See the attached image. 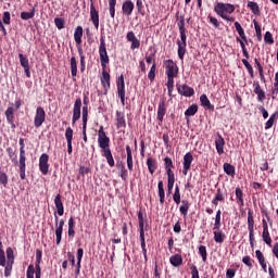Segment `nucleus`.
I'll use <instances>...</instances> for the list:
<instances>
[{
	"instance_id": "1",
	"label": "nucleus",
	"mask_w": 278,
	"mask_h": 278,
	"mask_svg": "<svg viewBox=\"0 0 278 278\" xmlns=\"http://www.w3.org/2000/svg\"><path fill=\"white\" fill-rule=\"evenodd\" d=\"M98 144L101 149L102 156L105 157L109 166L114 168V156L112 155V150L110 149V137L103 130V126H100L98 130Z\"/></svg>"
},
{
	"instance_id": "2",
	"label": "nucleus",
	"mask_w": 278,
	"mask_h": 278,
	"mask_svg": "<svg viewBox=\"0 0 278 278\" xmlns=\"http://www.w3.org/2000/svg\"><path fill=\"white\" fill-rule=\"evenodd\" d=\"M165 73L167 75V90L169 97H173V90L175 89V77H177L179 73V67H177V63L173 60L165 61Z\"/></svg>"
},
{
	"instance_id": "3",
	"label": "nucleus",
	"mask_w": 278,
	"mask_h": 278,
	"mask_svg": "<svg viewBox=\"0 0 278 278\" xmlns=\"http://www.w3.org/2000/svg\"><path fill=\"white\" fill-rule=\"evenodd\" d=\"M177 25L180 34V39L177 40L178 58L180 60H184V56L186 55V47H188V37L186 36V18L184 17V15L179 16Z\"/></svg>"
},
{
	"instance_id": "4",
	"label": "nucleus",
	"mask_w": 278,
	"mask_h": 278,
	"mask_svg": "<svg viewBox=\"0 0 278 278\" xmlns=\"http://www.w3.org/2000/svg\"><path fill=\"white\" fill-rule=\"evenodd\" d=\"M214 12H216V14L220 16V18L227 21L228 23H233V21H236V17L229 15L236 12V7L231 3L218 2L214 7Z\"/></svg>"
},
{
	"instance_id": "5",
	"label": "nucleus",
	"mask_w": 278,
	"mask_h": 278,
	"mask_svg": "<svg viewBox=\"0 0 278 278\" xmlns=\"http://www.w3.org/2000/svg\"><path fill=\"white\" fill-rule=\"evenodd\" d=\"M99 55L102 68H106L110 64V56L108 55V49L105 48V38H100Z\"/></svg>"
},
{
	"instance_id": "6",
	"label": "nucleus",
	"mask_w": 278,
	"mask_h": 278,
	"mask_svg": "<svg viewBox=\"0 0 278 278\" xmlns=\"http://www.w3.org/2000/svg\"><path fill=\"white\" fill-rule=\"evenodd\" d=\"M47 118V113L45 112V109L42 106H38L36 109V114L34 118V125L36 129H39V127H42V123H45Z\"/></svg>"
},
{
	"instance_id": "7",
	"label": "nucleus",
	"mask_w": 278,
	"mask_h": 278,
	"mask_svg": "<svg viewBox=\"0 0 278 278\" xmlns=\"http://www.w3.org/2000/svg\"><path fill=\"white\" fill-rule=\"evenodd\" d=\"M81 118V98H77L74 102L72 124L75 125Z\"/></svg>"
},
{
	"instance_id": "8",
	"label": "nucleus",
	"mask_w": 278,
	"mask_h": 278,
	"mask_svg": "<svg viewBox=\"0 0 278 278\" xmlns=\"http://www.w3.org/2000/svg\"><path fill=\"white\" fill-rule=\"evenodd\" d=\"M193 161H194V156H192V153L187 152V153L184 155V161H182V175H188V172L190 170Z\"/></svg>"
},
{
	"instance_id": "9",
	"label": "nucleus",
	"mask_w": 278,
	"mask_h": 278,
	"mask_svg": "<svg viewBox=\"0 0 278 278\" xmlns=\"http://www.w3.org/2000/svg\"><path fill=\"white\" fill-rule=\"evenodd\" d=\"M117 93L122 105H125V76L121 75L117 79Z\"/></svg>"
},
{
	"instance_id": "10",
	"label": "nucleus",
	"mask_w": 278,
	"mask_h": 278,
	"mask_svg": "<svg viewBox=\"0 0 278 278\" xmlns=\"http://www.w3.org/2000/svg\"><path fill=\"white\" fill-rule=\"evenodd\" d=\"M39 170L42 175L49 173V155L47 153L41 154L39 157Z\"/></svg>"
},
{
	"instance_id": "11",
	"label": "nucleus",
	"mask_w": 278,
	"mask_h": 278,
	"mask_svg": "<svg viewBox=\"0 0 278 278\" xmlns=\"http://www.w3.org/2000/svg\"><path fill=\"white\" fill-rule=\"evenodd\" d=\"M40 278L42 275V269L40 266H35L34 264L28 265L27 270H26V278Z\"/></svg>"
},
{
	"instance_id": "12",
	"label": "nucleus",
	"mask_w": 278,
	"mask_h": 278,
	"mask_svg": "<svg viewBox=\"0 0 278 278\" xmlns=\"http://www.w3.org/2000/svg\"><path fill=\"white\" fill-rule=\"evenodd\" d=\"M90 20L96 29H99V11H97V8H94V2L90 0Z\"/></svg>"
},
{
	"instance_id": "13",
	"label": "nucleus",
	"mask_w": 278,
	"mask_h": 278,
	"mask_svg": "<svg viewBox=\"0 0 278 278\" xmlns=\"http://www.w3.org/2000/svg\"><path fill=\"white\" fill-rule=\"evenodd\" d=\"M178 94L182 97H193L194 96V88L188 85H177Z\"/></svg>"
},
{
	"instance_id": "14",
	"label": "nucleus",
	"mask_w": 278,
	"mask_h": 278,
	"mask_svg": "<svg viewBox=\"0 0 278 278\" xmlns=\"http://www.w3.org/2000/svg\"><path fill=\"white\" fill-rule=\"evenodd\" d=\"M128 42H131L130 49L134 51L136 49H140V41L134 31H128L126 36Z\"/></svg>"
},
{
	"instance_id": "15",
	"label": "nucleus",
	"mask_w": 278,
	"mask_h": 278,
	"mask_svg": "<svg viewBox=\"0 0 278 278\" xmlns=\"http://www.w3.org/2000/svg\"><path fill=\"white\" fill-rule=\"evenodd\" d=\"M215 148L218 155H223V153H225V139L220 134H217V138L215 139Z\"/></svg>"
},
{
	"instance_id": "16",
	"label": "nucleus",
	"mask_w": 278,
	"mask_h": 278,
	"mask_svg": "<svg viewBox=\"0 0 278 278\" xmlns=\"http://www.w3.org/2000/svg\"><path fill=\"white\" fill-rule=\"evenodd\" d=\"M115 121L117 129H125V127H127V123L125 122V113L116 111Z\"/></svg>"
},
{
	"instance_id": "17",
	"label": "nucleus",
	"mask_w": 278,
	"mask_h": 278,
	"mask_svg": "<svg viewBox=\"0 0 278 278\" xmlns=\"http://www.w3.org/2000/svg\"><path fill=\"white\" fill-rule=\"evenodd\" d=\"M65 138L67 140V153L71 155V153H73V128H66Z\"/></svg>"
},
{
	"instance_id": "18",
	"label": "nucleus",
	"mask_w": 278,
	"mask_h": 278,
	"mask_svg": "<svg viewBox=\"0 0 278 278\" xmlns=\"http://www.w3.org/2000/svg\"><path fill=\"white\" fill-rule=\"evenodd\" d=\"M253 87L254 92L257 94V101L262 103L264 99H266V92H264V89L260 86V81H254Z\"/></svg>"
},
{
	"instance_id": "19",
	"label": "nucleus",
	"mask_w": 278,
	"mask_h": 278,
	"mask_svg": "<svg viewBox=\"0 0 278 278\" xmlns=\"http://www.w3.org/2000/svg\"><path fill=\"white\" fill-rule=\"evenodd\" d=\"M248 231L251 238H253V233H255V219L251 211L248 212Z\"/></svg>"
},
{
	"instance_id": "20",
	"label": "nucleus",
	"mask_w": 278,
	"mask_h": 278,
	"mask_svg": "<svg viewBox=\"0 0 278 278\" xmlns=\"http://www.w3.org/2000/svg\"><path fill=\"white\" fill-rule=\"evenodd\" d=\"M122 11L126 16H131L134 12V2L131 0H126L122 5Z\"/></svg>"
},
{
	"instance_id": "21",
	"label": "nucleus",
	"mask_w": 278,
	"mask_h": 278,
	"mask_svg": "<svg viewBox=\"0 0 278 278\" xmlns=\"http://www.w3.org/2000/svg\"><path fill=\"white\" fill-rule=\"evenodd\" d=\"M164 116H166V103L164 102V100H161L157 109V121H160V123H163Z\"/></svg>"
},
{
	"instance_id": "22",
	"label": "nucleus",
	"mask_w": 278,
	"mask_h": 278,
	"mask_svg": "<svg viewBox=\"0 0 278 278\" xmlns=\"http://www.w3.org/2000/svg\"><path fill=\"white\" fill-rule=\"evenodd\" d=\"M54 204H55L58 214L60 216H64V204L62 203V195L61 194L55 195Z\"/></svg>"
},
{
	"instance_id": "23",
	"label": "nucleus",
	"mask_w": 278,
	"mask_h": 278,
	"mask_svg": "<svg viewBox=\"0 0 278 278\" xmlns=\"http://www.w3.org/2000/svg\"><path fill=\"white\" fill-rule=\"evenodd\" d=\"M5 116L9 125H11L12 129H15L16 125L14 124V108L9 106L5 111Z\"/></svg>"
},
{
	"instance_id": "24",
	"label": "nucleus",
	"mask_w": 278,
	"mask_h": 278,
	"mask_svg": "<svg viewBox=\"0 0 278 278\" xmlns=\"http://www.w3.org/2000/svg\"><path fill=\"white\" fill-rule=\"evenodd\" d=\"M169 262L172 266L178 268V266H181V264H184V257H181V254H174L169 257Z\"/></svg>"
},
{
	"instance_id": "25",
	"label": "nucleus",
	"mask_w": 278,
	"mask_h": 278,
	"mask_svg": "<svg viewBox=\"0 0 278 278\" xmlns=\"http://www.w3.org/2000/svg\"><path fill=\"white\" fill-rule=\"evenodd\" d=\"M127 153V168L128 170H134V155L131 154V147L126 146Z\"/></svg>"
},
{
	"instance_id": "26",
	"label": "nucleus",
	"mask_w": 278,
	"mask_h": 278,
	"mask_svg": "<svg viewBox=\"0 0 278 278\" xmlns=\"http://www.w3.org/2000/svg\"><path fill=\"white\" fill-rule=\"evenodd\" d=\"M71 73L73 77V81H77V59L75 56H72L71 60Z\"/></svg>"
},
{
	"instance_id": "27",
	"label": "nucleus",
	"mask_w": 278,
	"mask_h": 278,
	"mask_svg": "<svg viewBox=\"0 0 278 278\" xmlns=\"http://www.w3.org/2000/svg\"><path fill=\"white\" fill-rule=\"evenodd\" d=\"M84 36V28L81 26H77L74 31V40L76 45H81V37Z\"/></svg>"
},
{
	"instance_id": "28",
	"label": "nucleus",
	"mask_w": 278,
	"mask_h": 278,
	"mask_svg": "<svg viewBox=\"0 0 278 278\" xmlns=\"http://www.w3.org/2000/svg\"><path fill=\"white\" fill-rule=\"evenodd\" d=\"M147 166H148L149 173L153 175V173L157 170V161H155L153 157H148Z\"/></svg>"
},
{
	"instance_id": "29",
	"label": "nucleus",
	"mask_w": 278,
	"mask_h": 278,
	"mask_svg": "<svg viewBox=\"0 0 278 278\" xmlns=\"http://www.w3.org/2000/svg\"><path fill=\"white\" fill-rule=\"evenodd\" d=\"M200 102L203 108H206L207 110H214L212 102H210V99L205 93L200 96Z\"/></svg>"
},
{
	"instance_id": "30",
	"label": "nucleus",
	"mask_w": 278,
	"mask_h": 278,
	"mask_svg": "<svg viewBox=\"0 0 278 278\" xmlns=\"http://www.w3.org/2000/svg\"><path fill=\"white\" fill-rule=\"evenodd\" d=\"M235 27L236 30L238 31L240 39L244 40L245 43L249 42V40L247 39V34H244V28H242V25H240L239 22H235Z\"/></svg>"
},
{
	"instance_id": "31",
	"label": "nucleus",
	"mask_w": 278,
	"mask_h": 278,
	"mask_svg": "<svg viewBox=\"0 0 278 278\" xmlns=\"http://www.w3.org/2000/svg\"><path fill=\"white\" fill-rule=\"evenodd\" d=\"M188 210H190V202L188 200H182L181 205L179 207L180 214L186 218L188 216Z\"/></svg>"
},
{
	"instance_id": "32",
	"label": "nucleus",
	"mask_w": 278,
	"mask_h": 278,
	"mask_svg": "<svg viewBox=\"0 0 278 278\" xmlns=\"http://www.w3.org/2000/svg\"><path fill=\"white\" fill-rule=\"evenodd\" d=\"M224 173L226 175H229V177H235L236 176V167L231 165L230 163H224Z\"/></svg>"
},
{
	"instance_id": "33",
	"label": "nucleus",
	"mask_w": 278,
	"mask_h": 278,
	"mask_svg": "<svg viewBox=\"0 0 278 278\" xmlns=\"http://www.w3.org/2000/svg\"><path fill=\"white\" fill-rule=\"evenodd\" d=\"M88 103H90V100L85 96L83 100V121H88Z\"/></svg>"
},
{
	"instance_id": "34",
	"label": "nucleus",
	"mask_w": 278,
	"mask_h": 278,
	"mask_svg": "<svg viewBox=\"0 0 278 278\" xmlns=\"http://www.w3.org/2000/svg\"><path fill=\"white\" fill-rule=\"evenodd\" d=\"M34 16H36V7H33L30 12L21 13L22 21H29V18H34Z\"/></svg>"
},
{
	"instance_id": "35",
	"label": "nucleus",
	"mask_w": 278,
	"mask_h": 278,
	"mask_svg": "<svg viewBox=\"0 0 278 278\" xmlns=\"http://www.w3.org/2000/svg\"><path fill=\"white\" fill-rule=\"evenodd\" d=\"M7 153H8L9 157H10V160H12L13 164L15 166H18L20 161H18V159H16V152H14V149L7 148Z\"/></svg>"
},
{
	"instance_id": "36",
	"label": "nucleus",
	"mask_w": 278,
	"mask_h": 278,
	"mask_svg": "<svg viewBox=\"0 0 278 278\" xmlns=\"http://www.w3.org/2000/svg\"><path fill=\"white\" fill-rule=\"evenodd\" d=\"M277 116H278L277 112L270 115L269 119L265 123L266 130L270 129L273 125H275V123L277 122Z\"/></svg>"
},
{
	"instance_id": "37",
	"label": "nucleus",
	"mask_w": 278,
	"mask_h": 278,
	"mask_svg": "<svg viewBox=\"0 0 278 278\" xmlns=\"http://www.w3.org/2000/svg\"><path fill=\"white\" fill-rule=\"evenodd\" d=\"M248 8H250L251 12L255 14V16H260V5L257 2L249 1Z\"/></svg>"
},
{
	"instance_id": "38",
	"label": "nucleus",
	"mask_w": 278,
	"mask_h": 278,
	"mask_svg": "<svg viewBox=\"0 0 278 278\" xmlns=\"http://www.w3.org/2000/svg\"><path fill=\"white\" fill-rule=\"evenodd\" d=\"M218 201H225V195H223V190L217 189L215 198L212 200L213 205H218Z\"/></svg>"
},
{
	"instance_id": "39",
	"label": "nucleus",
	"mask_w": 278,
	"mask_h": 278,
	"mask_svg": "<svg viewBox=\"0 0 278 278\" xmlns=\"http://www.w3.org/2000/svg\"><path fill=\"white\" fill-rule=\"evenodd\" d=\"M237 42L240 43V47L242 49V53H243L244 58H247V60H249V50H247V41H244L240 37H237Z\"/></svg>"
},
{
	"instance_id": "40",
	"label": "nucleus",
	"mask_w": 278,
	"mask_h": 278,
	"mask_svg": "<svg viewBox=\"0 0 278 278\" xmlns=\"http://www.w3.org/2000/svg\"><path fill=\"white\" fill-rule=\"evenodd\" d=\"M26 161H27V159H20V163L17 164V166H20V177H21V179H25V168H26L25 162Z\"/></svg>"
},
{
	"instance_id": "41",
	"label": "nucleus",
	"mask_w": 278,
	"mask_h": 278,
	"mask_svg": "<svg viewBox=\"0 0 278 278\" xmlns=\"http://www.w3.org/2000/svg\"><path fill=\"white\" fill-rule=\"evenodd\" d=\"M101 84L104 88H110V73H108L106 71L102 72Z\"/></svg>"
},
{
	"instance_id": "42",
	"label": "nucleus",
	"mask_w": 278,
	"mask_h": 278,
	"mask_svg": "<svg viewBox=\"0 0 278 278\" xmlns=\"http://www.w3.org/2000/svg\"><path fill=\"white\" fill-rule=\"evenodd\" d=\"M197 112H199V106L197 104H192L185 111V116H194Z\"/></svg>"
},
{
	"instance_id": "43",
	"label": "nucleus",
	"mask_w": 278,
	"mask_h": 278,
	"mask_svg": "<svg viewBox=\"0 0 278 278\" xmlns=\"http://www.w3.org/2000/svg\"><path fill=\"white\" fill-rule=\"evenodd\" d=\"M214 240L217 244H223L225 242V233L223 231H214Z\"/></svg>"
},
{
	"instance_id": "44",
	"label": "nucleus",
	"mask_w": 278,
	"mask_h": 278,
	"mask_svg": "<svg viewBox=\"0 0 278 278\" xmlns=\"http://www.w3.org/2000/svg\"><path fill=\"white\" fill-rule=\"evenodd\" d=\"M109 12L111 18H114L116 14V0H109Z\"/></svg>"
},
{
	"instance_id": "45",
	"label": "nucleus",
	"mask_w": 278,
	"mask_h": 278,
	"mask_svg": "<svg viewBox=\"0 0 278 278\" xmlns=\"http://www.w3.org/2000/svg\"><path fill=\"white\" fill-rule=\"evenodd\" d=\"M262 238L265 244H267L268 247L273 244V239L270 238V232L268 230H263Z\"/></svg>"
},
{
	"instance_id": "46",
	"label": "nucleus",
	"mask_w": 278,
	"mask_h": 278,
	"mask_svg": "<svg viewBox=\"0 0 278 278\" xmlns=\"http://www.w3.org/2000/svg\"><path fill=\"white\" fill-rule=\"evenodd\" d=\"M20 160H27L25 156V139L20 138Z\"/></svg>"
},
{
	"instance_id": "47",
	"label": "nucleus",
	"mask_w": 278,
	"mask_h": 278,
	"mask_svg": "<svg viewBox=\"0 0 278 278\" xmlns=\"http://www.w3.org/2000/svg\"><path fill=\"white\" fill-rule=\"evenodd\" d=\"M173 200L176 205H179L181 203V193L179 192V186L175 187V192L173 195Z\"/></svg>"
},
{
	"instance_id": "48",
	"label": "nucleus",
	"mask_w": 278,
	"mask_h": 278,
	"mask_svg": "<svg viewBox=\"0 0 278 278\" xmlns=\"http://www.w3.org/2000/svg\"><path fill=\"white\" fill-rule=\"evenodd\" d=\"M7 263L14 264V250L12 248L7 249Z\"/></svg>"
},
{
	"instance_id": "49",
	"label": "nucleus",
	"mask_w": 278,
	"mask_h": 278,
	"mask_svg": "<svg viewBox=\"0 0 278 278\" xmlns=\"http://www.w3.org/2000/svg\"><path fill=\"white\" fill-rule=\"evenodd\" d=\"M199 254L201 255L203 262H207V248H205V245L199 247Z\"/></svg>"
},
{
	"instance_id": "50",
	"label": "nucleus",
	"mask_w": 278,
	"mask_h": 278,
	"mask_svg": "<svg viewBox=\"0 0 278 278\" xmlns=\"http://www.w3.org/2000/svg\"><path fill=\"white\" fill-rule=\"evenodd\" d=\"M0 266H5V251H3V243L0 241Z\"/></svg>"
},
{
	"instance_id": "51",
	"label": "nucleus",
	"mask_w": 278,
	"mask_h": 278,
	"mask_svg": "<svg viewBox=\"0 0 278 278\" xmlns=\"http://www.w3.org/2000/svg\"><path fill=\"white\" fill-rule=\"evenodd\" d=\"M18 58H20L21 66H23V68L29 66V59H27L25 55H23V53H20Z\"/></svg>"
},
{
	"instance_id": "52",
	"label": "nucleus",
	"mask_w": 278,
	"mask_h": 278,
	"mask_svg": "<svg viewBox=\"0 0 278 278\" xmlns=\"http://www.w3.org/2000/svg\"><path fill=\"white\" fill-rule=\"evenodd\" d=\"M236 197H237L238 201L240 202V205H244V199L242 198L243 192H242V189H240V187L236 188Z\"/></svg>"
},
{
	"instance_id": "53",
	"label": "nucleus",
	"mask_w": 278,
	"mask_h": 278,
	"mask_svg": "<svg viewBox=\"0 0 278 278\" xmlns=\"http://www.w3.org/2000/svg\"><path fill=\"white\" fill-rule=\"evenodd\" d=\"M14 265V263H5L4 264V277H10V275H12V266Z\"/></svg>"
},
{
	"instance_id": "54",
	"label": "nucleus",
	"mask_w": 278,
	"mask_h": 278,
	"mask_svg": "<svg viewBox=\"0 0 278 278\" xmlns=\"http://www.w3.org/2000/svg\"><path fill=\"white\" fill-rule=\"evenodd\" d=\"M54 25H55V27H58L59 29H64V25H65L64 18H62V17H55V18H54Z\"/></svg>"
},
{
	"instance_id": "55",
	"label": "nucleus",
	"mask_w": 278,
	"mask_h": 278,
	"mask_svg": "<svg viewBox=\"0 0 278 278\" xmlns=\"http://www.w3.org/2000/svg\"><path fill=\"white\" fill-rule=\"evenodd\" d=\"M220 214L222 212L218 210L215 215L214 229H220Z\"/></svg>"
},
{
	"instance_id": "56",
	"label": "nucleus",
	"mask_w": 278,
	"mask_h": 278,
	"mask_svg": "<svg viewBox=\"0 0 278 278\" xmlns=\"http://www.w3.org/2000/svg\"><path fill=\"white\" fill-rule=\"evenodd\" d=\"M148 79H150V81L155 80V62L152 64L150 71L148 73Z\"/></svg>"
},
{
	"instance_id": "57",
	"label": "nucleus",
	"mask_w": 278,
	"mask_h": 278,
	"mask_svg": "<svg viewBox=\"0 0 278 278\" xmlns=\"http://www.w3.org/2000/svg\"><path fill=\"white\" fill-rule=\"evenodd\" d=\"M40 262H42V250L37 249L36 250V262H35V266H40Z\"/></svg>"
},
{
	"instance_id": "58",
	"label": "nucleus",
	"mask_w": 278,
	"mask_h": 278,
	"mask_svg": "<svg viewBox=\"0 0 278 278\" xmlns=\"http://www.w3.org/2000/svg\"><path fill=\"white\" fill-rule=\"evenodd\" d=\"M138 220H139V231H144V216L142 212L138 213Z\"/></svg>"
},
{
	"instance_id": "59",
	"label": "nucleus",
	"mask_w": 278,
	"mask_h": 278,
	"mask_svg": "<svg viewBox=\"0 0 278 278\" xmlns=\"http://www.w3.org/2000/svg\"><path fill=\"white\" fill-rule=\"evenodd\" d=\"M264 40L267 45H273V42H275V39H273V34H270V31L265 33Z\"/></svg>"
},
{
	"instance_id": "60",
	"label": "nucleus",
	"mask_w": 278,
	"mask_h": 278,
	"mask_svg": "<svg viewBox=\"0 0 278 278\" xmlns=\"http://www.w3.org/2000/svg\"><path fill=\"white\" fill-rule=\"evenodd\" d=\"M0 184L8 186V174H5V172H0Z\"/></svg>"
},
{
	"instance_id": "61",
	"label": "nucleus",
	"mask_w": 278,
	"mask_h": 278,
	"mask_svg": "<svg viewBox=\"0 0 278 278\" xmlns=\"http://www.w3.org/2000/svg\"><path fill=\"white\" fill-rule=\"evenodd\" d=\"M56 229L64 230V219L59 220L58 215H54Z\"/></svg>"
},
{
	"instance_id": "62",
	"label": "nucleus",
	"mask_w": 278,
	"mask_h": 278,
	"mask_svg": "<svg viewBox=\"0 0 278 278\" xmlns=\"http://www.w3.org/2000/svg\"><path fill=\"white\" fill-rule=\"evenodd\" d=\"M62 229L55 228V242L56 244H60L62 242Z\"/></svg>"
},
{
	"instance_id": "63",
	"label": "nucleus",
	"mask_w": 278,
	"mask_h": 278,
	"mask_svg": "<svg viewBox=\"0 0 278 278\" xmlns=\"http://www.w3.org/2000/svg\"><path fill=\"white\" fill-rule=\"evenodd\" d=\"M190 270H191V278H200L199 277V268H197L195 265H191Z\"/></svg>"
},
{
	"instance_id": "64",
	"label": "nucleus",
	"mask_w": 278,
	"mask_h": 278,
	"mask_svg": "<svg viewBox=\"0 0 278 278\" xmlns=\"http://www.w3.org/2000/svg\"><path fill=\"white\" fill-rule=\"evenodd\" d=\"M2 21H3L4 25H10L11 14H10L9 11H5V12L3 13Z\"/></svg>"
}]
</instances>
